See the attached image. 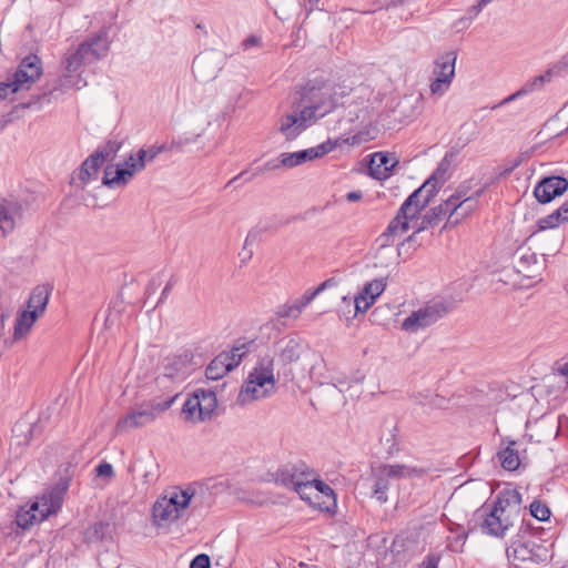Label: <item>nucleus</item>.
<instances>
[{"mask_svg":"<svg viewBox=\"0 0 568 568\" xmlns=\"http://www.w3.org/2000/svg\"><path fill=\"white\" fill-rule=\"evenodd\" d=\"M436 174L437 172L402 204L396 216L381 235L383 245L394 244L409 230L418 233L444 219V229H453L477 210L479 192L473 193L467 185H459L448 199L422 217V211L430 199L429 193L435 187Z\"/></svg>","mask_w":568,"mask_h":568,"instance_id":"f257e3e1","label":"nucleus"},{"mask_svg":"<svg viewBox=\"0 0 568 568\" xmlns=\"http://www.w3.org/2000/svg\"><path fill=\"white\" fill-rule=\"evenodd\" d=\"M519 511L520 494L514 489H504L498 494L493 508L483 506L478 510L484 518L480 525L481 530L487 535L501 538L514 526Z\"/></svg>","mask_w":568,"mask_h":568,"instance_id":"f03ea898","label":"nucleus"},{"mask_svg":"<svg viewBox=\"0 0 568 568\" xmlns=\"http://www.w3.org/2000/svg\"><path fill=\"white\" fill-rule=\"evenodd\" d=\"M194 496L195 491L191 487L175 486L166 489L152 506V525L158 529H170L186 514Z\"/></svg>","mask_w":568,"mask_h":568,"instance_id":"7ed1b4c3","label":"nucleus"},{"mask_svg":"<svg viewBox=\"0 0 568 568\" xmlns=\"http://www.w3.org/2000/svg\"><path fill=\"white\" fill-rule=\"evenodd\" d=\"M276 378L274 359L271 356L262 357L248 373L239 398L242 403H250L266 398L275 393Z\"/></svg>","mask_w":568,"mask_h":568,"instance_id":"20e7f679","label":"nucleus"},{"mask_svg":"<svg viewBox=\"0 0 568 568\" xmlns=\"http://www.w3.org/2000/svg\"><path fill=\"white\" fill-rule=\"evenodd\" d=\"M49 295L48 290L43 286H38L31 292L26 308L19 311L16 315L12 333L13 342L28 337L33 325L44 315Z\"/></svg>","mask_w":568,"mask_h":568,"instance_id":"39448f33","label":"nucleus"},{"mask_svg":"<svg viewBox=\"0 0 568 568\" xmlns=\"http://www.w3.org/2000/svg\"><path fill=\"white\" fill-rule=\"evenodd\" d=\"M332 91L333 88L328 83L312 85L305 90L303 100L306 104L297 113L306 128L335 108Z\"/></svg>","mask_w":568,"mask_h":568,"instance_id":"423d86ee","label":"nucleus"},{"mask_svg":"<svg viewBox=\"0 0 568 568\" xmlns=\"http://www.w3.org/2000/svg\"><path fill=\"white\" fill-rule=\"evenodd\" d=\"M447 313L444 303L430 301L413 311L400 324L402 331L408 334H416L434 325Z\"/></svg>","mask_w":568,"mask_h":568,"instance_id":"0eeeda50","label":"nucleus"},{"mask_svg":"<svg viewBox=\"0 0 568 568\" xmlns=\"http://www.w3.org/2000/svg\"><path fill=\"white\" fill-rule=\"evenodd\" d=\"M216 407L217 399L214 392L196 389L186 398L182 413L186 420L196 424L211 418Z\"/></svg>","mask_w":568,"mask_h":568,"instance_id":"6e6552de","label":"nucleus"},{"mask_svg":"<svg viewBox=\"0 0 568 568\" xmlns=\"http://www.w3.org/2000/svg\"><path fill=\"white\" fill-rule=\"evenodd\" d=\"M172 400L152 403L146 405L144 408L132 409L123 417H121L115 424V432L118 434H125L133 429L144 427L153 423L156 416L170 408Z\"/></svg>","mask_w":568,"mask_h":568,"instance_id":"1a4fd4ad","label":"nucleus"},{"mask_svg":"<svg viewBox=\"0 0 568 568\" xmlns=\"http://www.w3.org/2000/svg\"><path fill=\"white\" fill-rule=\"evenodd\" d=\"M300 497L312 508L323 513L334 514L337 507L334 490L316 478L310 485L301 487Z\"/></svg>","mask_w":568,"mask_h":568,"instance_id":"9d476101","label":"nucleus"},{"mask_svg":"<svg viewBox=\"0 0 568 568\" xmlns=\"http://www.w3.org/2000/svg\"><path fill=\"white\" fill-rule=\"evenodd\" d=\"M548 550L532 538H518L507 548V558L516 567L525 562H540L547 559Z\"/></svg>","mask_w":568,"mask_h":568,"instance_id":"9b49d317","label":"nucleus"},{"mask_svg":"<svg viewBox=\"0 0 568 568\" xmlns=\"http://www.w3.org/2000/svg\"><path fill=\"white\" fill-rule=\"evenodd\" d=\"M374 139V135L367 131H359L348 138H337L335 140H327L316 146L300 151V159L302 163L312 161L333 152L334 150L342 148L343 145H359Z\"/></svg>","mask_w":568,"mask_h":568,"instance_id":"f8f14e48","label":"nucleus"},{"mask_svg":"<svg viewBox=\"0 0 568 568\" xmlns=\"http://www.w3.org/2000/svg\"><path fill=\"white\" fill-rule=\"evenodd\" d=\"M374 139V135L367 131H359L348 138H337L335 140H327L316 146L300 151V159L302 163L312 161L333 152L334 150L342 148L343 145H359Z\"/></svg>","mask_w":568,"mask_h":568,"instance_id":"ddd939ff","label":"nucleus"},{"mask_svg":"<svg viewBox=\"0 0 568 568\" xmlns=\"http://www.w3.org/2000/svg\"><path fill=\"white\" fill-rule=\"evenodd\" d=\"M246 353L247 348L245 344L236 345L231 351L220 353L206 367V377L212 381L224 377L229 372L240 365Z\"/></svg>","mask_w":568,"mask_h":568,"instance_id":"4468645a","label":"nucleus"},{"mask_svg":"<svg viewBox=\"0 0 568 568\" xmlns=\"http://www.w3.org/2000/svg\"><path fill=\"white\" fill-rule=\"evenodd\" d=\"M456 53L447 52L440 55L434 63V80L429 85V90L434 95H443L453 82L455 77Z\"/></svg>","mask_w":568,"mask_h":568,"instance_id":"2eb2a0df","label":"nucleus"},{"mask_svg":"<svg viewBox=\"0 0 568 568\" xmlns=\"http://www.w3.org/2000/svg\"><path fill=\"white\" fill-rule=\"evenodd\" d=\"M142 171V162H135L130 154L121 165H108L104 169L103 184L114 189L125 186L138 172Z\"/></svg>","mask_w":568,"mask_h":568,"instance_id":"dca6fc26","label":"nucleus"},{"mask_svg":"<svg viewBox=\"0 0 568 568\" xmlns=\"http://www.w3.org/2000/svg\"><path fill=\"white\" fill-rule=\"evenodd\" d=\"M42 74V63L39 57L31 54L26 57L12 75L16 90L27 91Z\"/></svg>","mask_w":568,"mask_h":568,"instance_id":"f3484780","label":"nucleus"},{"mask_svg":"<svg viewBox=\"0 0 568 568\" xmlns=\"http://www.w3.org/2000/svg\"><path fill=\"white\" fill-rule=\"evenodd\" d=\"M67 489L68 485L61 484L44 491L31 503L32 510L40 511L44 520L51 515H57L62 507Z\"/></svg>","mask_w":568,"mask_h":568,"instance_id":"a211bd4d","label":"nucleus"},{"mask_svg":"<svg viewBox=\"0 0 568 568\" xmlns=\"http://www.w3.org/2000/svg\"><path fill=\"white\" fill-rule=\"evenodd\" d=\"M399 164V158L395 152L377 151L369 155L367 165L368 175L378 181L389 179L394 169Z\"/></svg>","mask_w":568,"mask_h":568,"instance_id":"6ab92c4d","label":"nucleus"},{"mask_svg":"<svg viewBox=\"0 0 568 568\" xmlns=\"http://www.w3.org/2000/svg\"><path fill=\"white\" fill-rule=\"evenodd\" d=\"M314 474L305 467L286 466L276 473V481L287 488H292L298 495L301 487L314 481Z\"/></svg>","mask_w":568,"mask_h":568,"instance_id":"aec40b11","label":"nucleus"},{"mask_svg":"<svg viewBox=\"0 0 568 568\" xmlns=\"http://www.w3.org/2000/svg\"><path fill=\"white\" fill-rule=\"evenodd\" d=\"M568 189V181L561 176L542 179L534 189V195L539 203L546 204L564 194Z\"/></svg>","mask_w":568,"mask_h":568,"instance_id":"412c9836","label":"nucleus"},{"mask_svg":"<svg viewBox=\"0 0 568 568\" xmlns=\"http://www.w3.org/2000/svg\"><path fill=\"white\" fill-rule=\"evenodd\" d=\"M386 286L385 278H374L366 283L354 298L355 312L366 313L384 293Z\"/></svg>","mask_w":568,"mask_h":568,"instance_id":"4be33fe9","label":"nucleus"},{"mask_svg":"<svg viewBox=\"0 0 568 568\" xmlns=\"http://www.w3.org/2000/svg\"><path fill=\"white\" fill-rule=\"evenodd\" d=\"M101 43V38H92L81 43L77 50L65 57L64 63L67 71L69 73L75 72L89 58L97 59L99 53L95 50V47L100 45Z\"/></svg>","mask_w":568,"mask_h":568,"instance_id":"5701e85b","label":"nucleus"},{"mask_svg":"<svg viewBox=\"0 0 568 568\" xmlns=\"http://www.w3.org/2000/svg\"><path fill=\"white\" fill-rule=\"evenodd\" d=\"M301 120L297 112L284 114L280 119L278 129L287 139H294L306 129L305 123Z\"/></svg>","mask_w":568,"mask_h":568,"instance_id":"b1692460","label":"nucleus"},{"mask_svg":"<svg viewBox=\"0 0 568 568\" xmlns=\"http://www.w3.org/2000/svg\"><path fill=\"white\" fill-rule=\"evenodd\" d=\"M192 354L184 352L169 358L166 366L168 375L171 377H179L187 374L192 368Z\"/></svg>","mask_w":568,"mask_h":568,"instance_id":"393cba45","label":"nucleus"},{"mask_svg":"<svg viewBox=\"0 0 568 568\" xmlns=\"http://www.w3.org/2000/svg\"><path fill=\"white\" fill-rule=\"evenodd\" d=\"M105 161V155L102 152L91 154L81 165L79 171V179L82 183H88L99 172V169Z\"/></svg>","mask_w":568,"mask_h":568,"instance_id":"a878e982","label":"nucleus"},{"mask_svg":"<svg viewBox=\"0 0 568 568\" xmlns=\"http://www.w3.org/2000/svg\"><path fill=\"white\" fill-rule=\"evenodd\" d=\"M44 521L43 516L38 510H32V504L18 509L16 515V523L18 527L22 529H29L30 527Z\"/></svg>","mask_w":568,"mask_h":568,"instance_id":"bb28decb","label":"nucleus"},{"mask_svg":"<svg viewBox=\"0 0 568 568\" xmlns=\"http://www.w3.org/2000/svg\"><path fill=\"white\" fill-rule=\"evenodd\" d=\"M515 442H511L504 450L499 452L498 458L504 469L516 470L520 465L518 453L513 448Z\"/></svg>","mask_w":568,"mask_h":568,"instance_id":"cd10ccee","label":"nucleus"},{"mask_svg":"<svg viewBox=\"0 0 568 568\" xmlns=\"http://www.w3.org/2000/svg\"><path fill=\"white\" fill-rule=\"evenodd\" d=\"M16 221L10 211L0 204V241L14 230Z\"/></svg>","mask_w":568,"mask_h":568,"instance_id":"c85d7f7f","label":"nucleus"},{"mask_svg":"<svg viewBox=\"0 0 568 568\" xmlns=\"http://www.w3.org/2000/svg\"><path fill=\"white\" fill-rule=\"evenodd\" d=\"M335 285L334 278H328L321 283L316 288L306 291L302 297L298 300V303L302 305L303 308H305L307 305H310L317 295H320L323 291L332 287Z\"/></svg>","mask_w":568,"mask_h":568,"instance_id":"c756f323","label":"nucleus"},{"mask_svg":"<svg viewBox=\"0 0 568 568\" xmlns=\"http://www.w3.org/2000/svg\"><path fill=\"white\" fill-rule=\"evenodd\" d=\"M164 150L163 146H150L149 149H140L136 154H133L135 162H142V170L145 168L146 162L153 161L158 154Z\"/></svg>","mask_w":568,"mask_h":568,"instance_id":"7c9ffc66","label":"nucleus"},{"mask_svg":"<svg viewBox=\"0 0 568 568\" xmlns=\"http://www.w3.org/2000/svg\"><path fill=\"white\" fill-rule=\"evenodd\" d=\"M560 224H562L554 211L551 214L544 216L537 221L536 231L532 234L538 232H544L551 229H557Z\"/></svg>","mask_w":568,"mask_h":568,"instance_id":"2f4dec72","label":"nucleus"},{"mask_svg":"<svg viewBox=\"0 0 568 568\" xmlns=\"http://www.w3.org/2000/svg\"><path fill=\"white\" fill-rule=\"evenodd\" d=\"M408 474V469L400 465H385L379 468V475L383 478L404 477Z\"/></svg>","mask_w":568,"mask_h":568,"instance_id":"473e14b6","label":"nucleus"},{"mask_svg":"<svg viewBox=\"0 0 568 568\" xmlns=\"http://www.w3.org/2000/svg\"><path fill=\"white\" fill-rule=\"evenodd\" d=\"M530 514L540 521H546L550 517L548 506L540 500H535L530 504Z\"/></svg>","mask_w":568,"mask_h":568,"instance_id":"72a5a7b5","label":"nucleus"},{"mask_svg":"<svg viewBox=\"0 0 568 568\" xmlns=\"http://www.w3.org/2000/svg\"><path fill=\"white\" fill-rule=\"evenodd\" d=\"M304 311V308L302 307V305L298 303V301H296L295 303L293 304H286V305H283L280 311H278V315L281 317H293V318H297L302 312Z\"/></svg>","mask_w":568,"mask_h":568,"instance_id":"f704fd0d","label":"nucleus"},{"mask_svg":"<svg viewBox=\"0 0 568 568\" xmlns=\"http://www.w3.org/2000/svg\"><path fill=\"white\" fill-rule=\"evenodd\" d=\"M281 164L286 168H293L302 164V159H300V151L282 154Z\"/></svg>","mask_w":568,"mask_h":568,"instance_id":"c9c22d12","label":"nucleus"},{"mask_svg":"<svg viewBox=\"0 0 568 568\" xmlns=\"http://www.w3.org/2000/svg\"><path fill=\"white\" fill-rule=\"evenodd\" d=\"M16 84L12 79L0 83V101L8 99L10 95L19 92L20 90L14 89Z\"/></svg>","mask_w":568,"mask_h":568,"instance_id":"e433bc0d","label":"nucleus"},{"mask_svg":"<svg viewBox=\"0 0 568 568\" xmlns=\"http://www.w3.org/2000/svg\"><path fill=\"white\" fill-rule=\"evenodd\" d=\"M190 568H211L210 557L205 554L197 555L191 561Z\"/></svg>","mask_w":568,"mask_h":568,"instance_id":"4c0bfd02","label":"nucleus"},{"mask_svg":"<svg viewBox=\"0 0 568 568\" xmlns=\"http://www.w3.org/2000/svg\"><path fill=\"white\" fill-rule=\"evenodd\" d=\"M387 488H388L387 483L381 476V478L376 481L375 488H374V494L376 495L377 499H379L382 501L386 500L385 493H386Z\"/></svg>","mask_w":568,"mask_h":568,"instance_id":"58836bf2","label":"nucleus"},{"mask_svg":"<svg viewBox=\"0 0 568 568\" xmlns=\"http://www.w3.org/2000/svg\"><path fill=\"white\" fill-rule=\"evenodd\" d=\"M110 525L109 523L100 521L93 525L92 534L95 538L102 539L105 534L109 531Z\"/></svg>","mask_w":568,"mask_h":568,"instance_id":"ea45409f","label":"nucleus"},{"mask_svg":"<svg viewBox=\"0 0 568 568\" xmlns=\"http://www.w3.org/2000/svg\"><path fill=\"white\" fill-rule=\"evenodd\" d=\"M333 88V98H334V101H335V104L338 102L339 99L348 95L352 91V88L349 85H336V90L333 85H331Z\"/></svg>","mask_w":568,"mask_h":568,"instance_id":"a19ab883","label":"nucleus"},{"mask_svg":"<svg viewBox=\"0 0 568 568\" xmlns=\"http://www.w3.org/2000/svg\"><path fill=\"white\" fill-rule=\"evenodd\" d=\"M97 474L101 477L111 478L114 475L113 467L109 463H102L97 467Z\"/></svg>","mask_w":568,"mask_h":568,"instance_id":"79ce46f5","label":"nucleus"},{"mask_svg":"<svg viewBox=\"0 0 568 568\" xmlns=\"http://www.w3.org/2000/svg\"><path fill=\"white\" fill-rule=\"evenodd\" d=\"M561 223L568 222V200L565 201L556 211Z\"/></svg>","mask_w":568,"mask_h":568,"instance_id":"37998d69","label":"nucleus"},{"mask_svg":"<svg viewBox=\"0 0 568 568\" xmlns=\"http://www.w3.org/2000/svg\"><path fill=\"white\" fill-rule=\"evenodd\" d=\"M439 558L435 556H427L423 561L420 568H438Z\"/></svg>","mask_w":568,"mask_h":568,"instance_id":"c03bdc74","label":"nucleus"},{"mask_svg":"<svg viewBox=\"0 0 568 568\" xmlns=\"http://www.w3.org/2000/svg\"><path fill=\"white\" fill-rule=\"evenodd\" d=\"M260 44V38L255 37V36H251L248 37L246 40H244L243 42V47L244 49H248L253 45H257Z\"/></svg>","mask_w":568,"mask_h":568,"instance_id":"a18cd8bd","label":"nucleus"},{"mask_svg":"<svg viewBox=\"0 0 568 568\" xmlns=\"http://www.w3.org/2000/svg\"><path fill=\"white\" fill-rule=\"evenodd\" d=\"M362 197H363V193L361 191H353V192H348L346 194V200L349 202L361 201Z\"/></svg>","mask_w":568,"mask_h":568,"instance_id":"49530a36","label":"nucleus"},{"mask_svg":"<svg viewBox=\"0 0 568 568\" xmlns=\"http://www.w3.org/2000/svg\"><path fill=\"white\" fill-rule=\"evenodd\" d=\"M490 1H491V0H479V1L477 2V4H475V6L471 8V10L474 11V13H475V14H478V13L483 10V8H484L486 4H488Z\"/></svg>","mask_w":568,"mask_h":568,"instance_id":"de8ad7c7","label":"nucleus"},{"mask_svg":"<svg viewBox=\"0 0 568 568\" xmlns=\"http://www.w3.org/2000/svg\"><path fill=\"white\" fill-rule=\"evenodd\" d=\"M558 373L568 378V361L565 362L564 364H561L558 368H557Z\"/></svg>","mask_w":568,"mask_h":568,"instance_id":"09e8293b","label":"nucleus"},{"mask_svg":"<svg viewBox=\"0 0 568 568\" xmlns=\"http://www.w3.org/2000/svg\"><path fill=\"white\" fill-rule=\"evenodd\" d=\"M270 162L264 164L262 168L257 169V171L253 174V176L258 175L261 173H264L266 171H270Z\"/></svg>","mask_w":568,"mask_h":568,"instance_id":"8fccbe9b","label":"nucleus"},{"mask_svg":"<svg viewBox=\"0 0 568 568\" xmlns=\"http://www.w3.org/2000/svg\"><path fill=\"white\" fill-rule=\"evenodd\" d=\"M245 174H246L245 172H241L239 175H236L235 178H233V179L230 181V183L235 182L236 180H239V179L243 178Z\"/></svg>","mask_w":568,"mask_h":568,"instance_id":"3c124183","label":"nucleus"},{"mask_svg":"<svg viewBox=\"0 0 568 568\" xmlns=\"http://www.w3.org/2000/svg\"><path fill=\"white\" fill-rule=\"evenodd\" d=\"M300 568H315V567H311V566H307V565H303V564H301V565H300Z\"/></svg>","mask_w":568,"mask_h":568,"instance_id":"603ef678","label":"nucleus"},{"mask_svg":"<svg viewBox=\"0 0 568 568\" xmlns=\"http://www.w3.org/2000/svg\"><path fill=\"white\" fill-rule=\"evenodd\" d=\"M200 61L197 59L194 60V67L197 65Z\"/></svg>","mask_w":568,"mask_h":568,"instance_id":"864d4df0","label":"nucleus"},{"mask_svg":"<svg viewBox=\"0 0 568 568\" xmlns=\"http://www.w3.org/2000/svg\"><path fill=\"white\" fill-rule=\"evenodd\" d=\"M566 290H567V292H568V283H567Z\"/></svg>","mask_w":568,"mask_h":568,"instance_id":"5fc2aeb1","label":"nucleus"}]
</instances>
